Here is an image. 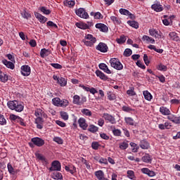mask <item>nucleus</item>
Listing matches in <instances>:
<instances>
[{
	"label": "nucleus",
	"instance_id": "19",
	"mask_svg": "<svg viewBox=\"0 0 180 180\" xmlns=\"http://www.w3.org/2000/svg\"><path fill=\"white\" fill-rule=\"evenodd\" d=\"M43 123H44V120L41 117H37L35 119V124H37V129L41 130L43 129Z\"/></svg>",
	"mask_w": 180,
	"mask_h": 180
},
{
	"label": "nucleus",
	"instance_id": "59",
	"mask_svg": "<svg viewBox=\"0 0 180 180\" xmlns=\"http://www.w3.org/2000/svg\"><path fill=\"white\" fill-rule=\"evenodd\" d=\"M127 95H129V96H134V95H136V91H134V88L127 90Z\"/></svg>",
	"mask_w": 180,
	"mask_h": 180
},
{
	"label": "nucleus",
	"instance_id": "45",
	"mask_svg": "<svg viewBox=\"0 0 180 180\" xmlns=\"http://www.w3.org/2000/svg\"><path fill=\"white\" fill-rule=\"evenodd\" d=\"M110 20L116 25H120V23H122V20H120V18H117V17L116 16H111Z\"/></svg>",
	"mask_w": 180,
	"mask_h": 180
},
{
	"label": "nucleus",
	"instance_id": "29",
	"mask_svg": "<svg viewBox=\"0 0 180 180\" xmlns=\"http://www.w3.org/2000/svg\"><path fill=\"white\" fill-rule=\"evenodd\" d=\"M35 116L37 117H46V114L44 113V112H43V110L41 109H37V110H35L34 112Z\"/></svg>",
	"mask_w": 180,
	"mask_h": 180
},
{
	"label": "nucleus",
	"instance_id": "55",
	"mask_svg": "<svg viewBox=\"0 0 180 180\" xmlns=\"http://www.w3.org/2000/svg\"><path fill=\"white\" fill-rule=\"evenodd\" d=\"M149 34L150 36H153V37H157V34H158V31L154 29H150Z\"/></svg>",
	"mask_w": 180,
	"mask_h": 180
},
{
	"label": "nucleus",
	"instance_id": "42",
	"mask_svg": "<svg viewBox=\"0 0 180 180\" xmlns=\"http://www.w3.org/2000/svg\"><path fill=\"white\" fill-rule=\"evenodd\" d=\"M99 130V128L94 124L89 126L88 131H91V133H96Z\"/></svg>",
	"mask_w": 180,
	"mask_h": 180
},
{
	"label": "nucleus",
	"instance_id": "62",
	"mask_svg": "<svg viewBox=\"0 0 180 180\" xmlns=\"http://www.w3.org/2000/svg\"><path fill=\"white\" fill-rule=\"evenodd\" d=\"M98 162L100 164H104V165H108V159H106L105 158H100Z\"/></svg>",
	"mask_w": 180,
	"mask_h": 180
},
{
	"label": "nucleus",
	"instance_id": "26",
	"mask_svg": "<svg viewBox=\"0 0 180 180\" xmlns=\"http://www.w3.org/2000/svg\"><path fill=\"white\" fill-rule=\"evenodd\" d=\"M50 50L49 49H41L40 51V56L41 57V58H45V57H49V56H50Z\"/></svg>",
	"mask_w": 180,
	"mask_h": 180
},
{
	"label": "nucleus",
	"instance_id": "24",
	"mask_svg": "<svg viewBox=\"0 0 180 180\" xmlns=\"http://www.w3.org/2000/svg\"><path fill=\"white\" fill-rule=\"evenodd\" d=\"M169 37L173 41H180L179 36H178V34H176V32H170L169 34Z\"/></svg>",
	"mask_w": 180,
	"mask_h": 180
},
{
	"label": "nucleus",
	"instance_id": "60",
	"mask_svg": "<svg viewBox=\"0 0 180 180\" xmlns=\"http://www.w3.org/2000/svg\"><path fill=\"white\" fill-rule=\"evenodd\" d=\"M19 117V116L15 115V114L10 115V120H13V122H18Z\"/></svg>",
	"mask_w": 180,
	"mask_h": 180
},
{
	"label": "nucleus",
	"instance_id": "13",
	"mask_svg": "<svg viewBox=\"0 0 180 180\" xmlns=\"http://www.w3.org/2000/svg\"><path fill=\"white\" fill-rule=\"evenodd\" d=\"M141 160L143 161V162H146V164H151L153 161V157L148 153H145L142 156Z\"/></svg>",
	"mask_w": 180,
	"mask_h": 180
},
{
	"label": "nucleus",
	"instance_id": "22",
	"mask_svg": "<svg viewBox=\"0 0 180 180\" xmlns=\"http://www.w3.org/2000/svg\"><path fill=\"white\" fill-rule=\"evenodd\" d=\"M3 64L7 67V68H10V70H15V64L11 61L6 60V59H4L2 60Z\"/></svg>",
	"mask_w": 180,
	"mask_h": 180
},
{
	"label": "nucleus",
	"instance_id": "2",
	"mask_svg": "<svg viewBox=\"0 0 180 180\" xmlns=\"http://www.w3.org/2000/svg\"><path fill=\"white\" fill-rule=\"evenodd\" d=\"M84 44L87 47H92L95 43H96V38L94 37L92 34H88L84 37V39L82 40Z\"/></svg>",
	"mask_w": 180,
	"mask_h": 180
},
{
	"label": "nucleus",
	"instance_id": "58",
	"mask_svg": "<svg viewBox=\"0 0 180 180\" xmlns=\"http://www.w3.org/2000/svg\"><path fill=\"white\" fill-rule=\"evenodd\" d=\"M116 41L118 44H123L126 41V37H120V38L116 39Z\"/></svg>",
	"mask_w": 180,
	"mask_h": 180
},
{
	"label": "nucleus",
	"instance_id": "4",
	"mask_svg": "<svg viewBox=\"0 0 180 180\" xmlns=\"http://www.w3.org/2000/svg\"><path fill=\"white\" fill-rule=\"evenodd\" d=\"M110 63L111 67L112 68H115V70H117L118 71H120L121 70H123V65L122 63H120V60L116 58H112L110 60Z\"/></svg>",
	"mask_w": 180,
	"mask_h": 180
},
{
	"label": "nucleus",
	"instance_id": "20",
	"mask_svg": "<svg viewBox=\"0 0 180 180\" xmlns=\"http://www.w3.org/2000/svg\"><path fill=\"white\" fill-rule=\"evenodd\" d=\"M160 112L163 116H169L171 111L167 107L162 106L160 108Z\"/></svg>",
	"mask_w": 180,
	"mask_h": 180
},
{
	"label": "nucleus",
	"instance_id": "46",
	"mask_svg": "<svg viewBox=\"0 0 180 180\" xmlns=\"http://www.w3.org/2000/svg\"><path fill=\"white\" fill-rule=\"evenodd\" d=\"M120 150H126V149L129 148V143L126 141H123L122 143H120Z\"/></svg>",
	"mask_w": 180,
	"mask_h": 180
},
{
	"label": "nucleus",
	"instance_id": "5",
	"mask_svg": "<svg viewBox=\"0 0 180 180\" xmlns=\"http://www.w3.org/2000/svg\"><path fill=\"white\" fill-rule=\"evenodd\" d=\"M75 13L79 18H82V19H89V15L85 11L84 8H79L75 11Z\"/></svg>",
	"mask_w": 180,
	"mask_h": 180
},
{
	"label": "nucleus",
	"instance_id": "28",
	"mask_svg": "<svg viewBox=\"0 0 180 180\" xmlns=\"http://www.w3.org/2000/svg\"><path fill=\"white\" fill-rule=\"evenodd\" d=\"M65 171H67V172H70V174H72V175H74V174L77 172V168L75 167V166H65Z\"/></svg>",
	"mask_w": 180,
	"mask_h": 180
},
{
	"label": "nucleus",
	"instance_id": "56",
	"mask_svg": "<svg viewBox=\"0 0 180 180\" xmlns=\"http://www.w3.org/2000/svg\"><path fill=\"white\" fill-rule=\"evenodd\" d=\"M53 141H55V143H57L58 144H63L64 143V141L63 140V139L58 136L54 137Z\"/></svg>",
	"mask_w": 180,
	"mask_h": 180
},
{
	"label": "nucleus",
	"instance_id": "15",
	"mask_svg": "<svg viewBox=\"0 0 180 180\" xmlns=\"http://www.w3.org/2000/svg\"><path fill=\"white\" fill-rule=\"evenodd\" d=\"M79 126L81 127L83 130H86L88 127V124H86V120L85 118L81 117L78 120Z\"/></svg>",
	"mask_w": 180,
	"mask_h": 180
},
{
	"label": "nucleus",
	"instance_id": "18",
	"mask_svg": "<svg viewBox=\"0 0 180 180\" xmlns=\"http://www.w3.org/2000/svg\"><path fill=\"white\" fill-rule=\"evenodd\" d=\"M141 172L143 174H146V175L150 177L155 176V172L150 170L148 168H142Z\"/></svg>",
	"mask_w": 180,
	"mask_h": 180
},
{
	"label": "nucleus",
	"instance_id": "44",
	"mask_svg": "<svg viewBox=\"0 0 180 180\" xmlns=\"http://www.w3.org/2000/svg\"><path fill=\"white\" fill-rule=\"evenodd\" d=\"M58 84L60 85V86H65L67 85V80L64 77H60L58 80Z\"/></svg>",
	"mask_w": 180,
	"mask_h": 180
},
{
	"label": "nucleus",
	"instance_id": "25",
	"mask_svg": "<svg viewBox=\"0 0 180 180\" xmlns=\"http://www.w3.org/2000/svg\"><path fill=\"white\" fill-rule=\"evenodd\" d=\"M96 75L98 78L103 79V81H106L108 79V76H106L102 71L98 70L96 71Z\"/></svg>",
	"mask_w": 180,
	"mask_h": 180
},
{
	"label": "nucleus",
	"instance_id": "36",
	"mask_svg": "<svg viewBox=\"0 0 180 180\" xmlns=\"http://www.w3.org/2000/svg\"><path fill=\"white\" fill-rule=\"evenodd\" d=\"M127 178L131 180L136 179V174H134V171L133 170H128L127 172Z\"/></svg>",
	"mask_w": 180,
	"mask_h": 180
},
{
	"label": "nucleus",
	"instance_id": "9",
	"mask_svg": "<svg viewBox=\"0 0 180 180\" xmlns=\"http://www.w3.org/2000/svg\"><path fill=\"white\" fill-rule=\"evenodd\" d=\"M30 66L25 65L21 67V74L23 77H29V75H30Z\"/></svg>",
	"mask_w": 180,
	"mask_h": 180
},
{
	"label": "nucleus",
	"instance_id": "16",
	"mask_svg": "<svg viewBox=\"0 0 180 180\" xmlns=\"http://www.w3.org/2000/svg\"><path fill=\"white\" fill-rule=\"evenodd\" d=\"M139 146L142 150H148L150 148V143L146 139H143L140 141Z\"/></svg>",
	"mask_w": 180,
	"mask_h": 180
},
{
	"label": "nucleus",
	"instance_id": "34",
	"mask_svg": "<svg viewBox=\"0 0 180 180\" xmlns=\"http://www.w3.org/2000/svg\"><path fill=\"white\" fill-rule=\"evenodd\" d=\"M39 9L42 13H44V15H50V13H51V11H50V9H47V7L46 6L39 7Z\"/></svg>",
	"mask_w": 180,
	"mask_h": 180
},
{
	"label": "nucleus",
	"instance_id": "17",
	"mask_svg": "<svg viewBox=\"0 0 180 180\" xmlns=\"http://www.w3.org/2000/svg\"><path fill=\"white\" fill-rule=\"evenodd\" d=\"M96 29H99L100 32H103V33H106L108 30H109V28L106 25L102 24V23H97L96 24Z\"/></svg>",
	"mask_w": 180,
	"mask_h": 180
},
{
	"label": "nucleus",
	"instance_id": "64",
	"mask_svg": "<svg viewBox=\"0 0 180 180\" xmlns=\"http://www.w3.org/2000/svg\"><path fill=\"white\" fill-rule=\"evenodd\" d=\"M100 146L101 145H99V143L98 142H92L91 143V148H93V150H98Z\"/></svg>",
	"mask_w": 180,
	"mask_h": 180
},
{
	"label": "nucleus",
	"instance_id": "61",
	"mask_svg": "<svg viewBox=\"0 0 180 180\" xmlns=\"http://www.w3.org/2000/svg\"><path fill=\"white\" fill-rule=\"evenodd\" d=\"M35 155H36L37 158L38 160H39V161H45L46 162V158H44L43 156V155H41L40 153H35Z\"/></svg>",
	"mask_w": 180,
	"mask_h": 180
},
{
	"label": "nucleus",
	"instance_id": "51",
	"mask_svg": "<svg viewBox=\"0 0 180 180\" xmlns=\"http://www.w3.org/2000/svg\"><path fill=\"white\" fill-rule=\"evenodd\" d=\"M0 125L1 126L6 125V119L5 118V116H4V115L2 114H0Z\"/></svg>",
	"mask_w": 180,
	"mask_h": 180
},
{
	"label": "nucleus",
	"instance_id": "6",
	"mask_svg": "<svg viewBox=\"0 0 180 180\" xmlns=\"http://www.w3.org/2000/svg\"><path fill=\"white\" fill-rule=\"evenodd\" d=\"M96 50L97 51H100L101 53H108L109 51V47H108V44L103 42H100L96 46Z\"/></svg>",
	"mask_w": 180,
	"mask_h": 180
},
{
	"label": "nucleus",
	"instance_id": "3",
	"mask_svg": "<svg viewBox=\"0 0 180 180\" xmlns=\"http://www.w3.org/2000/svg\"><path fill=\"white\" fill-rule=\"evenodd\" d=\"M86 102V96H81L79 95H75L73 96V101L72 103L74 105H77V106H82L84 103Z\"/></svg>",
	"mask_w": 180,
	"mask_h": 180
},
{
	"label": "nucleus",
	"instance_id": "11",
	"mask_svg": "<svg viewBox=\"0 0 180 180\" xmlns=\"http://www.w3.org/2000/svg\"><path fill=\"white\" fill-rule=\"evenodd\" d=\"M103 117L105 119V120H107V122L111 123V124H116V119H115L111 115L104 113Z\"/></svg>",
	"mask_w": 180,
	"mask_h": 180
},
{
	"label": "nucleus",
	"instance_id": "50",
	"mask_svg": "<svg viewBox=\"0 0 180 180\" xmlns=\"http://www.w3.org/2000/svg\"><path fill=\"white\" fill-rule=\"evenodd\" d=\"M108 95V98L109 99V101H115V99H116V95L115 94H113L112 92L108 91L107 93Z\"/></svg>",
	"mask_w": 180,
	"mask_h": 180
},
{
	"label": "nucleus",
	"instance_id": "8",
	"mask_svg": "<svg viewBox=\"0 0 180 180\" xmlns=\"http://www.w3.org/2000/svg\"><path fill=\"white\" fill-rule=\"evenodd\" d=\"M31 141L37 147H43L44 146V140L41 138L34 137L31 139Z\"/></svg>",
	"mask_w": 180,
	"mask_h": 180
},
{
	"label": "nucleus",
	"instance_id": "33",
	"mask_svg": "<svg viewBox=\"0 0 180 180\" xmlns=\"http://www.w3.org/2000/svg\"><path fill=\"white\" fill-rule=\"evenodd\" d=\"M7 168L9 174H11L12 175L18 174V170L15 171V169H13V167H12V165L11 163H8Z\"/></svg>",
	"mask_w": 180,
	"mask_h": 180
},
{
	"label": "nucleus",
	"instance_id": "40",
	"mask_svg": "<svg viewBox=\"0 0 180 180\" xmlns=\"http://www.w3.org/2000/svg\"><path fill=\"white\" fill-rule=\"evenodd\" d=\"M61 102V99L58 97L54 98L52 99V103L54 106L60 107V103Z\"/></svg>",
	"mask_w": 180,
	"mask_h": 180
},
{
	"label": "nucleus",
	"instance_id": "12",
	"mask_svg": "<svg viewBox=\"0 0 180 180\" xmlns=\"http://www.w3.org/2000/svg\"><path fill=\"white\" fill-rule=\"evenodd\" d=\"M34 15L39 22H40V23H46L47 22V18L40 14V13L34 12Z\"/></svg>",
	"mask_w": 180,
	"mask_h": 180
},
{
	"label": "nucleus",
	"instance_id": "48",
	"mask_svg": "<svg viewBox=\"0 0 180 180\" xmlns=\"http://www.w3.org/2000/svg\"><path fill=\"white\" fill-rule=\"evenodd\" d=\"M129 146H131V147H132V151L134 153H137V151H139V148H140V147H139V146H137L135 143L131 142L129 143Z\"/></svg>",
	"mask_w": 180,
	"mask_h": 180
},
{
	"label": "nucleus",
	"instance_id": "1",
	"mask_svg": "<svg viewBox=\"0 0 180 180\" xmlns=\"http://www.w3.org/2000/svg\"><path fill=\"white\" fill-rule=\"evenodd\" d=\"M7 105L9 109L11 110H15V112H22L23 109H25L23 104L16 100L8 101L7 103Z\"/></svg>",
	"mask_w": 180,
	"mask_h": 180
},
{
	"label": "nucleus",
	"instance_id": "38",
	"mask_svg": "<svg viewBox=\"0 0 180 180\" xmlns=\"http://www.w3.org/2000/svg\"><path fill=\"white\" fill-rule=\"evenodd\" d=\"M70 105V102L67 99L60 100V108H67Z\"/></svg>",
	"mask_w": 180,
	"mask_h": 180
},
{
	"label": "nucleus",
	"instance_id": "37",
	"mask_svg": "<svg viewBox=\"0 0 180 180\" xmlns=\"http://www.w3.org/2000/svg\"><path fill=\"white\" fill-rule=\"evenodd\" d=\"M65 6H69V8H72L75 5V1L72 0H65L63 2Z\"/></svg>",
	"mask_w": 180,
	"mask_h": 180
},
{
	"label": "nucleus",
	"instance_id": "31",
	"mask_svg": "<svg viewBox=\"0 0 180 180\" xmlns=\"http://www.w3.org/2000/svg\"><path fill=\"white\" fill-rule=\"evenodd\" d=\"M94 175L96 176L97 179L101 180L105 176V173H103L102 170H98L95 172Z\"/></svg>",
	"mask_w": 180,
	"mask_h": 180
},
{
	"label": "nucleus",
	"instance_id": "35",
	"mask_svg": "<svg viewBox=\"0 0 180 180\" xmlns=\"http://www.w3.org/2000/svg\"><path fill=\"white\" fill-rule=\"evenodd\" d=\"M53 179H63V174L58 172H54L52 174Z\"/></svg>",
	"mask_w": 180,
	"mask_h": 180
},
{
	"label": "nucleus",
	"instance_id": "49",
	"mask_svg": "<svg viewBox=\"0 0 180 180\" xmlns=\"http://www.w3.org/2000/svg\"><path fill=\"white\" fill-rule=\"evenodd\" d=\"M157 70H158V71H167L168 68H167V65H164L162 63H160L157 66Z\"/></svg>",
	"mask_w": 180,
	"mask_h": 180
},
{
	"label": "nucleus",
	"instance_id": "10",
	"mask_svg": "<svg viewBox=\"0 0 180 180\" xmlns=\"http://www.w3.org/2000/svg\"><path fill=\"white\" fill-rule=\"evenodd\" d=\"M151 9L155 11V12H162V11H164V7H162L161 3L156 1L151 6Z\"/></svg>",
	"mask_w": 180,
	"mask_h": 180
},
{
	"label": "nucleus",
	"instance_id": "7",
	"mask_svg": "<svg viewBox=\"0 0 180 180\" xmlns=\"http://www.w3.org/2000/svg\"><path fill=\"white\" fill-rule=\"evenodd\" d=\"M49 171H61V163L58 160H54L51 163V167L49 168Z\"/></svg>",
	"mask_w": 180,
	"mask_h": 180
},
{
	"label": "nucleus",
	"instance_id": "47",
	"mask_svg": "<svg viewBox=\"0 0 180 180\" xmlns=\"http://www.w3.org/2000/svg\"><path fill=\"white\" fill-rule=\"evenodd\" d=\"M82 113L83 115H84L85 116H89V117L92 116V112H91V110H89V109H86V108L82 109Z\"/></svg>",
	"mask_w": 180,
	"mask_h": 180
},
{
	"label": "nucleus",
	"instance_id": "39",
	"mask_svg": "<svg viewBox=\"0 0 180 180\" xmlns=\"http://www.w3.org/2000/svg\"><path fill=\"white\" fill-rule=\"evenodd\" d=\"M127 23L129 26H131V27H134V29H139V22H137V21L129 20Z\"/></svg>",
	"mask_w": 180,
	"mask_h": 180
},
{
	"label": "nucleus",
	"instance_id": "14",
	"mask_svg": "<svg viewBox=\"0 0 180 180\" xmlns=\"http://www.w3.org/2000/svg\"><path fill=\"white\" fill-rule=\"evenodd\" d=\"M20 15L23 19H27V20H29V19L32 18V14L27 11V8H23V10L20 11Z\"/></svg>",
	"mask_w": 180,
	"mask_h": 180
},
{
	"label": "nucleus",
	"instance_id": "21",
	"mask_svg": "<svg viewBox=\"0 0 180 180\" xmlns=\"http://www.w3.org/2000/svg\"><path fill=\"white\" fill-rule=\"evenodd\" d=\"M100 70H102L104 71V72H106V74H112V72L110 70H109V68H108V65L105 63H100L98 65Z\"/></svg>",
	"mask_w": 180,
	"mask_h": 180
},
{
	"label": "nucleus",
	"instance_id": "27",
	"mask_svg": "<svg viewBox=\"0 0 180 180\" xmlns=\"http://www.w3.org/2000/svg\"><path fill=\"white\" fill-rule=\"evenodd\" d=\"M124 122L129 126H136V122H134V120L130 117H125Z\"/></svg>",
	"mask_w": 180,
	"mask_h": 180
},
{
	"label": "nucleus",
	"instance_id": "41",
	"mask_svg": "<svg viewBox=\"0 0 180 180\" xmlns=\"http://www.w3.org/2000/svg\"><path fill=\"white\" fill-rule=\"evenodd\" d=\"M8 79V76L6 75V74L4 73L3 72H1V74H0V81L1 82H7Z\"/></svg>",
	"mask_w": 180,
	"mask_h": 180
},
{
	"label": "nucleus",
	"instance_id": "53",
	"mask_svg": "<svg viewBox=\"0 0 180 180\" xmlns=\"http://www.w3.org/2000/svg\"><path fill=\"white\" fill-rule=\"evenodd\" d=\"M46 25L49 27H53L54 29H58V26L56 25V23L53 22V21H48L46 22Z\"/></svg>",
	"mask_w": 180,
	"mask_h": 180
},
{
	"label": "nucleus",
	"instance_id": "30",
	"mask_svg": "<svg viewBox=\"0 0 180 180\" xmlns=\"http://www.w3.org/2000/svg\"><path fill=\"white\" fill-rule=\"evenodd\" d=\"M142 40L143 41H146V43H151L152 44H154V43H155V40H154V39L147 35H143L142 37Z\"/></svg>",
	"mask_w": 180,
	"mask_h": 180
},
{
	"label": "nucleus",
	"instance_id": "54",
	"mask_svg": "<svg viewBox=\"0 0 180 180\" xmlns=\"http://www.w3.org/2000/svg\"><path fill=\"white\" fill-rule=\"evenodd\" d=\"M119 12L121 15H124L125 16H129V13H130V11L125 8H120Z\"/></svg>",
	"mask_w": 180,
	"mask_h": 180
},
{
	"label": "nucleus",
	"instance_id": "57",
	"mask_svg": "<svg viewBox=\"0 0 180 180\" xmlns=\"http://www.w3.org/2000/svg\"><path fill=\"white\" fill-rule=\"evenodd\" d=\"M132 51L130 49H127L124 51V57H130L131 56Z\"/></svg>",
	"mask_w": 180,
	"mask_h": 180
},
{
	"label": "nucleus",
	"instance_id": "52",
	"mask_svg": "<svg viewBox=\"0 0 180 180\" xmlns=\"http://www.w3.org/2000/svg\"><path fill=\"white\" fill-rule=\"evenodd\" d=\"M60 117H62V119L63 120H68V113L64 111H62L60 112Z\"/></svg>",
	"mask_w": 180,
	"mask_h": 180
},
{
	"label": "nucleus",
	"instance_id": "32",
	"mask_svg": "<svg viewBox=\"0 0 180 180\" xmlns=\"http://www.w3.org/2000/svg\"><path fill=\"white\" fill-rule=\"evenodd\" d=\"M144 98L146 101H151V99H153V95H151V93L149 92L148 91H143V92Z\"/></svg>",
	"mask_w": 180,
	"mask_h": 180
},
{
	"label": "nucleus",
	"instance_id": "23",
	"mask_svg": "<svg viewBox=\"0 0 180 180\" xmlns=\"http://www.w3.org/2000/svg\"><path fill=\"white\" fill-rule=\"evenodd\" d=\"M75 26L79 29H82L83 30H86V29H89V25L85 22H76Z\"/></svg>",
	"mask_w": 180,
	"mask_h": 180
},
{
	"label": "nucleus",
	"instance_id": "43",
	"mask_svg": "<svg viewBox=\"0 0 180 180\" xmlns=\"http://www.w3.org/2000/svg\"><path fill=\"white\" fill-rule=\"evenodd\" d=\"M122 110H123V112H127V113H130L131 112H134L135 111L134 109H133V108H130V107H129L127 105H123L122 106Z\"/></svg>",
	"mask_w": 180,
	"mask_h": 180
},
{
	"label": "nucleus",
	"instance_id": "63",
	"mask_svg": "<svg viewBox=\"0 0 180 180\" xmlns=\"http://www.w3.org/2000/svg\"><path fill=\"white\" fill-rule=\"evenodd\" d=\"M112 133L114 136H122V131H120V129H114L112 130Z\"/></svg>",
	"mask_w": 180,
	"mask_h": 180
}]
</instances>
